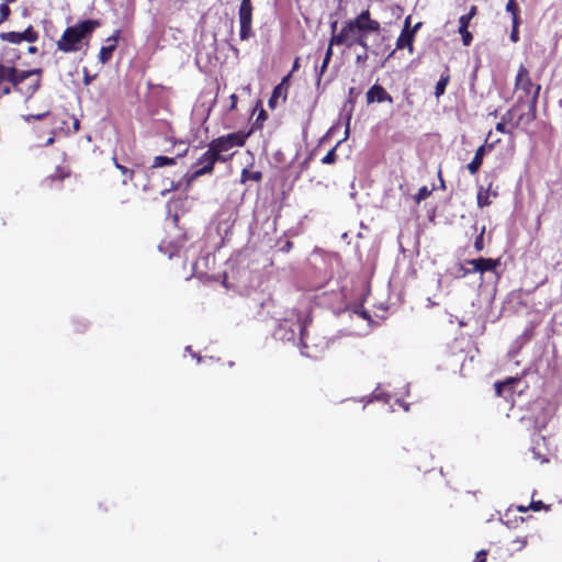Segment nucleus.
<instances>
[{"instance_id":"1","label":"nucleus","mask_w":562,"mask_h":562,"mask_svg":"<svg viewBox=\"0 0 562 562\" xmlns=\"http://www.w3.org/2000/svg\"><path fill=\"white\" fill-rule=\"evenodd\" d=\"M381 31V23L371 16L369 9H366L355 18L347 20L338 33L330 36V44L348 48L358 45L367 52L369 49L368 37L380 35Z\"/></svg>"},{"instance_id":"2","label":"nucleus","mask_w":562,"mask_h":562,"mask_svg":"<svg viewBox=\"0 0 562 562\" xmlns=\"http://www.w3.org/2000/svg\"><path fill=\"white\" fill-rule=\"evenodd\" d=\"M541 86L535 83L530 72L525 65H520L515 78V91L518 93L517 103H527V111L519 114L516 125L522 123L528 125L537 117V102Z\"/></svg>"},{"instance_id":"3","label":"nucleus","mask_w":562,"mask_h":562,"mask_svg":"<svg viewBox=\"0 0 562 562\" xmlns=\"http://www.w3.org/2000/svg\"><path fill=\"white\" fill-rule=\"evenodd\" d=\"M100 26L99 20L88 19L66 27L56 43L57 49L66 54L81 50L89 45L93 32Z\"/></svg>"},{"instance_id":"4","label":"nucleus","mask_w":562,"mask_h":562,"mask_svg":"<svg viewBox=\"0 0 562 562\" xmlns=\"http://www.w3.org/2000/svg\"><path fill=\"white\" fill-rule=\"evenodd\" d=\"M251 133L252 130L248 132L238 131L212 139L207 145V156L205 158L209 159L211 164L227 162L234 156L233 153L229 154L228 151L233 147H243Z\"/></svg>"},{"instance_id":"5","label":"nucleus","mask_w":562,"mask_h":562,"mask_svg":"<svg viewBox=\"0 0 562 562\" xmlns=\"http://www.w3.org/2000/svg\"><path fill=\"white\" fill-rule=\"evenodd\" d=\"M43 69L35 68L31 70L18 69L15 80V92L25 99L32 98L42 85Z\"/></svg>"},{"instance_id":"6","label":"nucleus","mask_w":562,"mask_h":562,"mask_svg":"<svg viewBox=\"0 0 562 562\" xmlns=\"http://www.w3.org/2000/svg\"><path fill=\"white\" fill-rule=\"evenodd\" d=\"M238 18H239V37L241 41H247L250 38L254 33L251 29L252 23V4L251 0H241L239 10H238Z\"/></svg>"},{"instance_id":"7","label":"nucleus","mask_w":562,"mask_h":562,"mask_svg":"<svg viewBox=\"0 0 562 562\" xmlns=\"http://www.w3.org/2000/svg\"><path fill=\"white\" fill-rule=\"evenodd\" d=\"M422 26V23H416L413 27H411V15L406 16L404 22V27L396 40V49L407 48L412 54L414 52V40L415 34Z\"/></svg>"},{"instance_id":"8","label":"nucleus","mask_w":562,"mask_h":562,"mask_svg":"<svg viewBox=\"0 0 562 562\" xmlns=\"http://www.w3.org/2000/svg\"><path fill=\"white\" fill-rule=\"evenodd\" d=\"M18 68L0 63V98L15 91Z\"/></svg>"},{"instance_id":"9","label":"nucleus","mask_w":562,"mask_h":562,"mask_svg":"<svg viewBox=\"0 0 562 562\" xmlns=\"http://www.w3.org/2000/svg\"><path fill=\"white\" fill-rule=\"evenodd\" d=\"M0 38L11 44H20L23 41L35 43L38 40V33L30 25L23 32H2Z\"/></svg>"},{"instance_id":"10","label":"nucleus","mask_w":562,"mask_h":562,"mask_svg":"<svg viewBox=\"0 0 562 562\" xmlns=\"http://www.w3.org/2000/svg\"><path fill=\"white\" fill-rule=\"evenodd\" d=\"M531 453L533 459L539 461L541 464L548 463L551 456V449L549 448L548 440L542 435H537L532 438Z\"/></svg>"},{"instance_id":"11","label":"nucleus","mask_w":562,"mask_h":562,"mask_svg":"<svg viewBox=\"0 0 562 562\" xmlns=\"http://www.w3.org/2000/svg\"><path fill=\"white\" fill-rule=\"evenodd\" d=\"M206 150L201 155V157L196 160V166H200L198 169H195L192 172H188L184 175V180L187 182V187H190L194 180L198 178L204 176V175H211L214 171V167L216 162H209L210 160L206 159Z\"/></svg>"},{"instance_id":"12","label":"nucleus","mask_w":562,"mask_h":562,"mask_svg":"<svg viewBox=\"0 0 562 562\" xmlns=\"http://www.w3.org/2000/svg\"><path fill=\"white\" fill-rule=\"evenodd\" d=\"M467 265L472 266V269H465L463 274L473 273V272H480L484 273L487 271H495L496 268L501 265L499 259H492V258H476V259H470L465 261Z\"/></svg>"},{"instance_id":"13","label":"nucleus","mask_w":562,"mask_h":562,"mask_svg":"<svg viewBox=\"0 0 562 562\" xmlns=\"http://www.w3.org/2000/svg\"><path fill=\"white\" fill-rule=\"evenodd\" d=\"M491 135H492V132H490L487 134L485 144L480 146L476 149L473 159L468 164L467 168L471 175H475L480 170V168L483 164V159H484V155H485L486 150H492L494 148L495 144L499 142V139H496L495 142L488 143Z\"/></svg>"},{"instance_id":"14","label":"nucleus","mask_w":562,"mask_h":562,"mask_svg":"<svg viewBox=\"0 0 562 562\" xmlns=\"http://www.w3.org/2000/svg\"><path fill=\"white\" fill-rule=\"evenodd\" d=\"M367 103L371 104L373 102L382 103L389 102L393 103L392 95L379 83L373 85L366 93Z\"/></svg>"},{"instance_id":"15","label":"nucleus","mask_w":562,"mask_h":562,"mask_svg":"<svg viewBox=\"0 0 562 562\" xmlns=\"http://www.w3.org/2000/svg\"><path fill=\"white\" fill-rule=\"evenodd\" d=\"M121 31L116 30L113 35L108 37L105 40L106 45L102 46L99 52V60L102 64L108 63L113 55V52L116 49L119 37H120Z\"/></svg>"},{"instance_id":"16","label":"nucleus","mask_w":562,"mask_h":562,"mask_svg":"<svg viewBox=\"0 0 562 562\" xmlns=\"http://www.w3.org/2000/svg\"><path fill=\"white\" fill-rule=\"evenodd\" d=\"M520 381L519 376H510L507 378L505 381H497L494 384L495 393L497 396H504V392L512 391V387L514 384L518 383Z\"/></svg>"},{"instance_id":"17","label":"nucleus","mask_w":562,"mask_h":562,"mask_svg":"<svg viewBox=\"0 0 562 562\" xmlns=\"http://www.w3.org/2000/svg\"><path fill=\"white\" fill-rule=\"evenodd\" d=\"M491 195L496 196V192H491V188L487 189L480 188L476 195L477 206L479 207H485L490 206L492 204Z\"/></svg>"},{"instance_id":"18","label":"nucleus","mask_w":562,"mask_h":562,"mask_svg":"<svg viewBox=\"0 0 562 562\" xmlns=\"http://www.w3.org/2000/svg\"><path fill=\"white\" fill-rule=\"evenodd\" d=\"M178 157L156 156L153 160V168H161L165 166H175Z\"/></svg>"},{"instance_id":"19","label":"nucleus","mask_w":562,"mask_h":562,"mask_svg":"<svg viewBox=\"0 0 562 562\" xmlns=\"http://www.w3.org/2000/svg\"><path fill=\"white\" fill-rule=\"evenodd\" d=\"M506 11L512 14V22H514L515 24L517 22H520V16H519L520 10H519L518 4L516 3V0L507 1Z\"/></svg>"},{"instance_id":"20","label":"nucleus","mask_w":562,"mask_h":562,"mask_svg":"<svg viewBox=\"0 0 562 562\" xmlns=\"http://www.w3.org/2000/svg\"><path fill=\"white\" fill-rule=\"evenodd\" d=\"M450 75L447 72L446 75H442L441 78L438 80L435 87V95L439 98L445 93L446 87L449 83Z\"/></svg>"},{"instance_id":"21","label":"nucleus","mask_w":562,"mask_h":562,"mask_svg":"<svg viewBox=\"0 0 562 562\" xmlns=\"http://www.w3.org/2000/svg\"><path fill=\"white\" fill-rule=\"evenodd\" d=\"M113 161H114L116 169H119L122 172V175L125 177L122 181L123 184H126L128 180L132 181L134 178V170L119 164L115 157L113 158Z\"/></svg>"},{"instance_id":"22","label":"nucleus","mask_w":562,"mask_h":562,"mask_svg":"<svg viewBox=\"0 0 562 562\" xmlns=\"http://www.w3.org/2000/svg\"><path fill=\"white\" fill-rule=\"evenodd\" d=\"M262 179V173L260 171H249L247 169H243L241 171V182H246L248 180L260 181Z\"/></svg>"},{"instance_id":"23","label":"nucleus","mask_w":562,"mask_h":562,"mask_svg":"<svg viewBox=\"0 0 562 562\" xmlns=\"http://www.w3.org/2000/svg\"><path fill=\"white\" fill-rule=\"evenodd\" d=\"M340 145V142H338L336 144V146H334L323 158H322V164L324 165H333L337 161V154H336V149L337 147Z\"/></svg>"},{"instance_id":"24","label":"nucleus","mask_w":562,"mask_h":562,"mask_svg":"<svg viewBox=\"0 0 562 562\" xmlns=\"http://www.w3.org/2000/svg\"><path fill=\"white\" fill-rule=\"evenodd\" d=\"M67 176H68V173H64V172H60L59 170H57L54 175H50L47 178H45V180L43 181V184L46 187H52L55 181L60 182Z\"/></svg>"},{"instance_id":"25","label":"nucleus","mask_w":562,"mask_h":562,"mask_svg":"<svg viewBox=\"0 0 562 562\" xmlns=\"http://www.w3.org/2000/svg\"><path fill=\"white\" fill-rule=\"evenodd\" d=\"M308 335L307 333L302 328L301 329V345H302V353L306 357H312L311 352L308 351V345H307Z\"/></svg>"},{"instance_id":"26","label":"nucleus","mask_w":562,"mask_h":562,"mask_svg":"<svg viewBox=\"0 0 562 562\" xmlns=\"http://www.w3.org/2000/svg\"><path fill=\"white\" fill-rule=\"evenodd\" d=\"M431 194V191L426 187L423 186L418 189V192L415 194L414 199L417 203H419L423 200H426Z\"/></svg>"},{"instance_id":"27","label":"nucleus","mask_w":562,"mask_h":562,"mask_svg":"<svg viewBox=\"0 0 562 562\" xmlns=\"http://www.w3.org/2000/svg\"><path fill=\"white\" fill-rule=\"evenodd\" d=\"M484 233H485V227H482L480 234L475 237V240H474V248L479 252L484 249Z\"/></svg>"},{"instance_id":"28","label":"nucleus","mask_w":562,"mask_h":562,"mask_svg":"<svg viewBox=\"0 0 562 562\" xmlns=\"http://www.w3.org/2000/svg\"><path fill=\"white\" fill-rule=\"evenodd\" d=\"M459 34L461 35L463 45L469 46L473 40L472 34L469 32V27L459 29Z\"/></svg>"},{"instance_id":"29","label":"nucleus","mask_w":562,"mask_h":562,"mask_svg":"<svg viewBox=\"0 0 562 562\" xmlns=\"http://www.w3.org/2000/svg\"><path fill=\"white\" fill-rule=\"evenodd\" d=\"M11 14V9L7 3L0 4V20L1 22H5L9 20Z\"/></svg>"},{"instance_id":"30","label":"nucleus","mask_w":562,"mask_h":562,"mask_svg":"<svg viewBox=\"0 0 562 562\" xmlns=\"http://www.w3.org/2000/svg\"><path fill=\"white\" fill-rule=\"evenodd\" d=\"M272 94L274 95V98L282 99V101L285 102L288 98V90L276 86L273 88Z\"/></svg>"},{"instance_id":"31","label":"nucleus","mask_w":562,"mask_h":562,"mask_svg":"<svg viewBox=\"0 0 562 562\" xmlns=\"http://www.w3.org/2000/svg\"><path fill=\"white\" fill-rule=\"evenodd\" d=\"M521 105V103H517L513 106V109L508 110L503 116H502V120L501 122H504V123H509L513 117H514V111H516L519 106Z\"/></svg>"},{"instance_id":"32","label":"nucleus","mask_w":562,"mask_h":562,"mask_svg":"<svg viewBox=\"0 0 562 562\" xmlns=\"http://www.w3.org/2000/svg\"><path fill=\"white\" fill-rule=\"evenodd\" d=\"M519 25H520V22H517L516 24L513 22L509 38L514 43H517L519 41Z\"/></svg>"},{"instance_id":"33","label":"nucleus","mask_w":562,"mask_h":562,"mask_svg":"<svg viewBox=\"0 0 562 562\" xmlns=\"http://www.w3.org/2000/svg\"><path fill=\"white\" fill-rule=\"evenodd\" d=\"M471 15L463 14L459 19V29H465L469 27L471 22Z\"/></svg>"},{"instance_id":"34","label":"nucleus","mask_w":562,"mask_h":562,"mask_svg":"<svg viewBox=\"0 0 562 562\" xmlns=\"http://www.w3.org/2000/svg\"><path fill=\"white\" fill-rule=\"evenodd\" d=\"M48 116H49V112H44V113H40V114L26 115L24 119H25V121L30 122L32 119L33 120H42V119H46Z\"/></svg>"},{"instance_id":"35","label":"nucleus","mask_w":562,"mask_h":562,"mask_svg":"<svg viewBox=\"0 0 562 562\" xmlns=\"http://www.w3.org/2000/svg\"><path fill=\"white\" fill-rule=\"evenodd\" d=\"M495 130H496L497 132H499V133H503V134H509V135H512V134H513L512 130L507 128V127H506V123H504V122H498V123L496 124V126H495Z\"/></svg>"},{"instance_id":"36","label":"nucleus","mask_w":562,"mask_h":562,"mask_svg":"<svg viewBox=\"0 0 562 562\" xmlns=\"http://www.w3.org/2000/svg\"><path fill=\"white\" fill-rule=\"evenodd\" d=\"M513 543L515 544V550H521L526 547L527 539L526 538H517L513 541Z\"/></svg>"},{"instance_id":"37","label":"nucleus","mask_w":562,"mask_h":562,"mask_svg":"<svg viewBox=\"0 0 562 562\" xmlns=\"http://www.w3.org/2000/svg\"><path fill=\"white\" fill-rule=\"evenodd\" d=\"M95 78V75L91 76L87 68H83V85L89 86L92 80Z\"/></svg>"},{"instance_id":"38","label":"nucleus","mask_w":562,"mask_h":562,"mask_svg":"<svg viewBox=\"0 0 562 562\" xmlns=\"http://www.w3.org/2000/svg\"><path fill=\"white\" fill-rule=\"evenodd\" d=\"M292 76V72L288 74L286 76H284L281 80V82L279 85H277L278 87H281L282 89H286L289 90V85H290V78Z\"/></svg>"},{"instance_id":"39","label":"nucleus","mask_w":562,"mask_h":562,"mask_svg":"<svg viewBox=\"0 0 562 562\" xmlns=\"http://www.w3.org/2000/svg\"><path fill=\"white\" fill-rule=\"evenodd\" d=\"M486 559H487V551L481 550L476 553L473 562H486Z\"/></svg>"},{"instance_id":"40","label":"nucleus","mask_w":562,"mask_h":562,"mask_svg":"<svg viewBox=\"0 0 562 562\" xmlns=\"http://www.w3.org/2000/svg\"><path fill=\"white\" fill-rule=\"evenodd\" d=\"M530 509L538 512L544 507L543 503L541 501L538 502H531L529 504Z\"/></svg>"},{"instance_id":"41","label":"nucleus","mask_w":562,"mask_h":562,"mask_svg":"<svg viewBox=\"0 0 562 562\" xmlns=\"http://www.w3.org/2000/svg\"><path fill=\"white\" fill-rule=\"evenodd\" d=\"M333 46L334 45H331L330 43L328 44V47H327L325 56H324L325 60H328V61L331 60V57H333Z\"/></svg>"},{"instance_id":"42","label":"nucleus","mask_w":562,"mask_h":562,"mask_svg":"<svg viewBox=\"0 0 562 562\" xmlns=\"http://www.w3.org/2000/svg\"><path fill=\"white\" fill-rule=\"evenodd\" d=\"M278 100V98H274V95L271 94L270 99L268 100V106L272 110L276 109Z\"/></svg>"},{"instance_id":"43","label":"nucleus","mask_w":562,"mask_h":562,"mask_svg":"<svg viewBox=\"0 0 562 562\" xmlns=\"http://www.w3.org/2000/svg\"><path fill=\"white\" fill-rule=\"evenodd\" d=\"M229 100H231V110H234L237 105L238 97L235 93H233L229 97Z\"/></svg>"},{"instance_id":"44","label":"nucleus","mask_w":562,"mask_h":562,"mask_svg":"<svg viewBox=\"0 0 562 562\" xmlns=\"http://www.w3.org/2000/svg\"><path fill=\"white\" fill-rule=\"evenodd\" d=\"M292 248H293V243H292V241H290V240H286V241H285V244L283 245V247H282V249H281V250H282V251L288 252V251H290Z\"/></svg>"},{"instance_id":"45","label":"nucleus","mask_w":562,"mask_h":562,"mask_svg":"<svg viewBox=\"0 0 562 562\" xmlns=\"http://www.w3.org/2000/svg\"><path fill=\"white\" fill-rule=\"evenodd\" d=\"M85 329H86V325H85V324L77 323V324L75 325V331H76V333H81V331H83Z\"/></svg>"},{"instance_id":"46","label":"nucleus","mask_w":562,"mask_h":562,"mask_svg":"<svg viewBox=\"0 0 562 562\" xmlns=\"http://www.w3.org/2000/svg\"><path fill=\"white\" fill-rule=\"evenodd\" d=\"M329 63L330 61L323 59V64H322L321 69H319V76H322L324 74V71L326 70V68H327Z\"/></svg>"},{"instance_id":"47","label":"nucleus","mask_w":562,"mask_h":562,"mask_svg":"<svg viewBox=\"0 0 562 562\" xmlns=\"http://www.w3.org/2000/svg\"><path fill=\"white\" fill-rule=\"evenodd\" d=\"M299 68H300V58H299V57H296V58L294 59V63H293V66H292V70H291V72L293 74V72H294V71H296Z\"/></svg>"},{"instance_id":"48","label":"nucleus","mask_w":562,"mask_h":562,"mask_svg":"<svg viewBox=\"0 0 562 562\" xmlns=\"http://www.w3.org/2000/svg\"><path fill=\"white\" fill-rule=\"evenodd\" d=\"M337 24H338V23H337V21H333V22L330 23L331 36H333L334 34H337V33H338V32H336V30H337Z\"/></svg>"},{"instance_id":"49","label":"nucleus","mask_w":562,"mask_h":562,"mask_svg":"<svg viewBox=\"0 0 562 562\" xmlns=\"http://www.w3.org/2000/svg\"><path fill=\"white\" fill-rule=\"evenodd\" d=\"M476 7L475 5H472L470 8V11L467 13V15H471V19H473V16L476 14Z\"/></svg>"},{"instance_id":"50","label":"nucleus","mask_w":562,"mask_h":562,"mask_svg":"<svg viewBox=\"0 0 562 562\" xmlns=\"http://www.w3.org/2000/svg\"><path fill=\"white\" fill-rule=\"evenodd\" d=\"M356 59H357V63L364 61L368 59V55H367V53H364L363 55H358Z\"/></svg>"},{"instance_id":"51","label":"nucleus","mask_w":562,"mask_h":562,"mask_svg":"<svg viewBox=\"0 0 562 562\" xmlns=\"http://www.w3.org/2000/svg\"><path fill=\"white\" fill-rule=\"evenodd\" d=\"M529 508H530L529 505L528 506H524V505L517 506V510L520 513H526Z\"/></svg>"},{"instance_id":"52","label":"nucleus","mask_w":562,"mask_h":562,"mask_svg":"<svg viewBox=\"0 0 562 562\" xmlns=\"http://www.w3.org/2000/svg\"><path fill=\"white\" fill-rule=\"evenodd\" d=\"M266 117H267V113H266V111H265V110H261V111H260V113H259V115H258V117H257V120H265Z\"/></svg>"},{"instance_id":"53","label":"nucleus","mask_w":562,"mask_h":562,"mask_svg":"<svg viewBox=\"0 0 562 562\" xmlns=\"http://www.w3.org/2000/svg\"><path fill=\"white\" fill-rule=\"evenodd\" d=\"M438 177H439V180H440V186L442 189H445V181L442 179V173H441V170L439 169L438 171Z\"/></svg>"},{"instance_id":"54","label":"nucleus","mask_w":562,"mask_h":562,"mask_svg":"<svg viewBox=\"0 0 562 562\" xmlns=\"http://www.w3.org/2000/svg\"><path fill=\"white\" fill-rule=\"evenodd\" d=\"M27 52H29L30 54H35V53L37 52V48H36L35 46H30V47L27 48Z\"/></svg>"},{"instance_id":"55","label":"nucleus","mask_w":562,"mask_h":562,"mask_svg":"<svg viewBox=\"0 0 562 562\" xmlns=\"http://www.w3.org/2000/svg\"><path fill=\"white\" fill-rule=\"evenodd\" d=\"M188 150H189V148H186L184 150H181V153L178 154L176 157L181 158V157L186 156Z\"/></svg>"},{"instance_id":"56","label":"nucleus","mask_w":562,"mask_h":562,"mask_svg":"<svg viewBox=\"0 0 562 562\" xmlns=\"http://www.w3.org/2000/svg\"><path fill=\"white\" fill-rule=\"evenodd\" d=\"M54 140H55V139H54V136H50V137L46 140L45 145H46V146H49V145H52V144L54 143Z\"/></svg>"},{"instance_id":"57","label":"nucleus","mask_w":562,"mask_h":562,"mask_svg":"<svg viewBox=\"0 0 562 562\" xmlns=\"http://www.w3.org/2000/svg\"><path fill=\"white\" fill-rule=\"evenodd\" d=\"M179 186H180L179 183H173V182H172V186H171V188H170V190H169V191H176V190H178V189H179Z\"/></svg>"},{"instance_id":"58","label":"nucleus","mask_w":562,"mask_h":562,"mask_svg":"<svg viewBox=\"0 0 562 562\" xmlns=\"http://www.w3.org/2000/svg\"><path fill=\"white\" fill-rule=\"evenodd\" d=\"M293 335H294V331H293V330H291V336H290V337H288V339L293 338Z\"/></svg>"}]
</instances>
